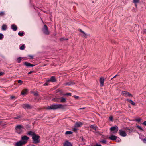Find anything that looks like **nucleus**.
I'll list each match as a JSON object with an SVG mask.
<instances>
[{"label": "nucleus", "mask_w": 146, "mask_h": 146, "mask_svg": "<svg viewBox=\"0 0 146 146\" xmlns=\"http://www.w3.org/2000/svg\"><path fill=\"white\" fill-rule=\"evenodd\" d=\"M64 106L61 104H53L46 107V109L49 110H55L60 108L64 109Z\"/></svg>", "instance_id": "f257e3e1"}, {"label": "nucleus", "mask_w": 146, "mask_h": 146, "mask_svg": "<svg viewBox=\"0 0 146 146\" xmlns=\"http://www.w3.org/2000/svg\"><path fill=\"white\" fill-rule=\"evenodd\" d=\"M16 132L18 134H21L23 131L24 129L23 125H18L15 127Z\"/></svg>", "instance_id": "f03ea898"}, {"label": "nucleus", "mask_w": 146, "mask_h": 146, "mask_svg": "<svg viewBox=\"0 0 146 146\" xmlns=\"http://www.w3.org/2000/svg\"><path fill=\"white\" fill-rule=\"evenodd\" d=\"M40 137L35 134L32 137V139L33 140V143H34L36 144L40 142L39 138Z\"/></svg>", "instance_id": "7ed1b4c3"}, {"label": "nucleus", "mask_w": 146, "mask_h": 146, "mask_svg": "<svg viewBox=\"0 0 146 146\" xmlns=\"http://www.w3.org/2000/svg\"><path fill=\"white\" fill-rule=\"evenodd\" d=\"M29 139V138L28 137L26 136H24L21 137V139L20 140L23 144H25L27 143Z\"/></svg>", "instance_id": "20e7f679"}, {"label": "nucleus", "mask_w": 146, "mask_h": 146, "mask_svg": "<svg viewBox=\"0 0 146 146\" xmlns=\"http://www.w3.org/2000/svg\"><path fill=\"white\" fill-rule=\"evenodd\" d=\"M110 131L113 132V134L116 133L118 130V127L117 126H113L110 128Z\"/></svg>", "instance_id": "39448f33"}, {"label": "nucleus", "mask_w": 146, "mask_h": 146, "mask_svg": "<svg viewBox=\"0 0 146 146\" xmlns=\"http://www.w3.org/2000/svg\"><path fill=\"white\" fill-rule=\"evenodd\" d=\"M43 33L46 35H48L49 34V32L48 30V28L46 25H44L43 28L42 29Z\"/></svg>", "instance_id": "423d86ee"}, {"label": "nucleus", "mask_w": 146, "mask_h": 146, "mask_svg": "<svg viewBox=\"0 0 146 146\" xmlns=\"http://www.w3.org/2000/svg\"><path fill=\"white\" fill-rule=\"evenodd\" d=\"M119 133L121 136L122 137H125L127 135V134L125 131L122 129L119 130Z\"/></svg>", "instance_id": "0eeeda50"}, {"label": "nucleus", "mask_w": 146, "mask_h": 146, "mask_svg": "<svg viewBox=\"0 0 146 146\" xmlns=\"http://www.w3.org/2000/svg\"><path fill=\"white\" fill-rule=\"evenodd\" d=\"M122 94L126 97H133V95L129 92L125 91H122Z\"/></svg>", "instance_id": "6e6552de"}, {"label": "nucleus", "mask_w": 146, "mask_h": 146, "mask_svg": "<svg viewBox=\"0 0 146 146\" xmlns=\"http://www.w3.org/2000/svg\"><path fill=\"white\" fill-rule=\"evenodd\" d=\"M23 107L25 109H29L31 108V106L28 104H25L22 105Z\"/></svg>", "instance_id": "1a4fd4ad"}, {"label": "nucleus", "mask_w": 146, "mask_h": 146, "mask_svg": "<svg viewBox=\"0 0 146 146\" xmlns=\"http://www.w3.org/2000/svg\"><path fill=\"white\" fill-rule=\"evenodd\" d=\"M56 81V80L54 76H52L50 79L47 80V82H55Z\"/></svg>", "instance_id": "9d476101"}, {"label": "nucleus", "mask_w": 146, "mask_h": 146, "mask_svg": "<svg viewBox=\"0 0 146 146\" xmlns=\"http://www.w3.org/2000/svg\"><path fill=\"white\" fill-rule=\"evenodd\" d=\"M117 138L118 137L117 136L111 135L109 137V139L111 140L114 141L116 140Z\"/></svg>", "instance_id": "9b49d317"}, {"label": "nucleus", "mask_w": 146, "mask_h": 146, "mask_svg": "<svg viewBox=\"0 0 146 146\" xmlns=\"http://www.w3.org/2000/svg\"><path fill=\"white\" fill-rule=\"evenodd\" d=\"M72 144L68 141H66L63 144V146H72Z\"/></svg>", "instance_id": "f8f14e48"}, {"label": "nucleus", "mask_w": 146, "mask_h": 146, "mask_svg": "<svg viewBox=\"0 0 146 146\" xmlns=\"http://www.w3.org/2000/svg\"><path fill=\"white\" fill-rule=\"evenodd\" d=\"M104 79L102 77L100 78V82L101 86L102 87L104 86Z\"/></svg>", "instance_id": "ddd939ff"}, {"label": "nucleus", "mask_w": 146, "mask_h": 146, "mask_svg": "<svg viewBox=\"0 0 146 146\" xmlns=\"http://www.w3.org/2000/svg\"><path fill=\"white\" fill-rule=\"evenodd\" d=\"M28 90L27 89H24L21 92V94L22 95H26L27 94Z\"/></svg>", "instance_id": "4468645a"}, {"label": "nucleus", "mask_w": 146, "mask_h": 146, "mask_svg": "<svg viewBox=\"0 0 146 146\" xmlns=\"http://www.w3.org/2000/svg\"><path fill=\"white\" fill-rule=\"evenodd\" d=\"M82 125L83 123L81 122H76L75 124V126L76 127H79Z\"/></svg>", "instance_id": "2eb2a0df"}, {"label": "nucleus", "mask_w": 146, "mask_h": 146, "mask_svg": "<svg viewBox=\"0 0 146 146\" xmlns=\"http://www.w3.org/2000/svg\"><path fill=\"white\" fill-rule=\"evenodd\" d=\"M24 64L27 67H33L34 66V65L26 62H25L24 63Z\"/></svg>", "instance_id": "dca6fc26"}, {"label": "nucleus", "mask_w": 146, "mask_h": 146, "mask_svg": "<svg viewBox=\"0 0 146 146\" xmlns=\"http://www.w3.org/2000/svg\"><path fill=\"white\" fill-rule=\"evenodd\" d=\"M24 144H23V142L20 140L18 142H17L15 146H21L23 145H24Z\"/></svg>", "instance_id": "f3484780"}, {"label": "nucleus", "mask_w": 146, "mask_h": 146, "mask_svg": "<svg viewBox=\"0 0 146 146\" xmlns=\"http://www.w3.org/2000/svg\"><path fill=\"white\" fill-rule=\"evenodd\" d=\"M75 83L74 82H69L65 83L64 84V85H68L70 86L74 84Z\"/></svg>", "instance_id": "a211bd4d"}, {"label": "nucleus", "mask_w": 146, "mask_h": 146, "mask_svg": "<svg viewBox=\"0 0 146 146\" xmlns=\"http://www.w3.org/2000/svg\"><path fill=\"white\" fill-rule=\"evenodd\" d=\"M11 28L14 31H16L17 29V27L15 24H12L11 25Z\"/></svg>", "instance_id": "6ab92c4d"}, {"label": "nucleus", "mask_w": 146, "mask_h": 146, "mask_svg": "<svg viewBox=\"0 0 146 146\" xmlns=\"http://www.w3.org/2000/svg\"><path fill=\"white\" fill-rule=\"evenodd\" d=\"M82 33L83 37H84L85 38H87L88 37H90V34H86L84 32Z\"/></svg>", "instance_id": "aec40b11"}, {"label": "nucleus", "mask_w": 146, "mask_h": 146, "mask_svg": "<svg viewBox=\"0 0 146 146\" xmlns=\"http://www.w3.org/2000/svg\"><path fill=\"white\" fill-rule=\"evenodd\" d=\"M125 129L126 130L127 132L129 133V134L133 131L132 129H130L129 128H126V129Z\"/></svg>", "instance_id": "412c9836"}, {"label": "nucleus", "mask_w": 146, "mask_h": 146, "mask_svg": "<svg viewBox=\"0 0 146 146\" xmlns=\"http://www.w3.org/2000/svg\"><path fill=\"white\" fill-rule=\"evenodd\" d=\"M27 134L29 135H31L32 136V137H33V136L34 135H35V134L34 132L31 131L29 132Z\"/></svg>", "instance_id": "4be33fe9"}, {"label": "nucleus", "mask_w": 146, "mask_h": 146, "mask_svg": "<svg viewBox=\"0 0 146 146\" xmlns=\"http://www.w3.org/2000/svg\"><path fill=\"white\" fill-rule=\"evenodd\" d=\"M90 127L92 128L95 130H96L98 127L97 126H94V125H92L90 126Z\"/></svg>", "instance_id": "5701e85b"}, {"label": "nucleus", "mask_w": 146, "mask_h": 146, "mask_svg": "<svg viewBox=\"0 0 146 146\" xmlns=\"http://www.w3.org/2000/svg\"><path fill=\"white\" fill-rule=\"evenodd\" d=\"M2 30H5L7 29V25L5 24L3 25L1 27Z\"/></svg>", "instance_id": "b1692460"}, {"label": "nucleus", "mask_w": 146, "mask_h": 146, "mask_svg": "<svg viewBox=\"0 0 146 146\" xmlns=\"http://www.w3.org/2000/svg\"><path fill=\"white\" fill-rule=\"evenodd\" d=\"M66 101V99L65 98H61V100H60V102H65Z\"/></svg>", "instance_id": "393cba45"}, {"label": "nucleus", "mask_w": 146, "mask_h": 146, "mask_svg": "<svg viewBox=\"0 0 146 146\" xmlns=\"http://www.w3.org/2000/svg\"><path fill=\"white\" fill-rule=\"evenodd\" d=\"M100 142L102 144H106V141L104 139L101 140Z\"/></svg>", "instance_id": "a878e982"}, {"label": "nucleus", "mask_w": 146, "mask_h": 146, "mask_svg": "<svg viewBox=\"0 0 146 146\" xmlns=\"http://www.w3.org/2000/svg\"><path fill=\"white\" fill-rule=\"evenodd\" d=\"M18 35L20 36H23L24 33L23 32H19L18 33Z\"/></svg>", "instance_id": "bb28decb"}, {"label": "nucleus", "mask_w": 146, "mask_h": 146, "mask_svg": "<svg viewBox=\"0 0 146 146\" xmlns=\"http://www.w3.org/2000/svg\"><path fill=\"white\" fill-rule=\"evenodd\" d=\"M72 133V132L70 131H67L65 132V134L66 135L71 134Z\"/></svg>", "instance_id": "cd10ccee"}, {"label": "nucleus", "mask_w": 146, "mask_h": 146, "mask_svg": "<svg viewBox=\"0 0 146 146\" xmlns=\"http://www.w3.org/2000/svg\"><path fill=\"white\" fill-rule=\"evenodd\" d=\"M136 127H137L139 130H141L142 131H143V130L142 129V128L140 126H139V125H137Z\"/></svg>", "instance_id": "c85d7f7f"}, {"label": "nucleus", "mask_w": 146, "mask_h": 146, "mask_svg": "<svg viewBox=\"0 0 146 146\" xmlns=\"http://www.w3.org/2000/svg\"><path fill=\"white\" fill-rule=\"evenodd\" d=\"M21 60V57L18 58L17 60V62L18 63H19Z\"/></svg>", "instance_id": "c756f323"}, {"label": "nucleus", "mask_w": 146, "mask_h": 146, "mask_svg": "<svg viewBox=\"0 0 146 146\" xmlns=\"http://www.w3.org/2000/svg\"><path fill=\"white\" fill-rule=\"evenodd\" d=\"M20 49L21 50H24L25 49L24 45L23 44L21 46L20 48Z\"/></svg>", "instance_id": "7c9ffc66"}, {"label": "nucleus", "mask_w": 146, "mask_h": 146, "mask_svg": "<svg viewBox=\"0 0 146 146\" xmlns=\"http://www.w3.org/2000/svg\"><path fill=\"white\" fill-rule=\"evenodd\" d=\"M3 35L2 33H0V40H2L3 38Z\"/></svg>", "instance_id": "2f4dec72"}, {"label": "nucleus", "mask_w": 146, "mask_h": 146, "mask_svg": "<svg viewBox=\"0 0 146 146\" xmlns=\"http://www.w3.org/2000/svg\"><path fill=\"white\" fill-rule=\"evenodd\" d=\"M129 103L133 105H135V103L133 101L131 100V101H130Z\"/></svg>", "instance_id": "473e14b6"}, {"label": "nucleus", "mask_w": 146, "mask_h": 146, "mask_svg": "<svg viewBox=\"0 0 146 146\" xmlns=\"http://www.w3.org/2000/svg\"><path fill=\"white\" fill-rule=\"evenodd\" d=\"M139 2V0H133V3H137Z\"/></svg>", "instance_id": "72a5a7b5"}, {"label": "nucleus", "mask_w": 146, "mask_h": 146, "mask_svg": "<svg viewBox=\"0 0 146 146\" xmlns=\"http://www.w3.org/2000/svg\"><path fill=\"white\" fill-rule=\"evenodd\" d=\"M116 140V142H120L121 141V139H120L119 137H118V138Z\"/></svg>", "instance_id": "f704fd0d"}, {"label": "nucleus", "mask_w": 146, "mask_h": 146, "mask_svg": "<svg viewBox=\"0 0 146 146\" xmlns=\"http://www.w3.org/2000/svg\"><path fill=\"white\" fill-rule=\"evenodd\" d=\"M141 120V119L140 118L136 119H135V121L138 122H140Z\"/></svg>", "instance_id": "c9c22d12"}, {"label": "nucleus", "mask_w": 146, "mask_h": 146, "mask_svg": "<svg viewBox=\"0 0 146 146\" xmlns=\"http://www.w3.org/2000/svg\"><path fill=\"white\" fill-rule=\"evenodd\" d=\"M141 139L144 143H146V138L142 139Z\"/></svg>", "instance_id": "e433bc0d"}, {"label": "nucleus", "mask_w": 146, "mask_h": 146, "mask_svg": "<svg viewBox=\"0 0 146 146\" xmlns=\"http://www.w3.org/2000/svg\"><path fill=\"white\" fill-rule=\"evenodd\" d=\"M18 83L19 84H21L23 83V82L21 81V80H18Z\"/></svg>", "instance_id": "4c0bfd02"}, {"label": "nucleus", "mask_w": 146, "mask_h": 146, "mask_svg": "<svg viewBox=\"0 0 146 146\" xmlns=\"http://www.w3.org/2000/svg\"><path fill=\"white\" fill-rule=\"evenodd\" d=\"M72 94V93H66V94H65L64 95H66L67 96L70 95V96Z\"/></svg>", "instance_id": "58836bf2"}, {"label": "nucleus", "mask_w": 146, "mask_h": 146, "mask_svg": "<svg viewBox=\"0 0 146 146\" xmlns=\"http://www.w3.org/2000/svg\"><path fill=\"white\" fill-rule=\"evenodd\" d=\"M4 13L3 12H0V16H3L4 15Z\"/></svg>", "instance_id": "ea45409f"}, {"label": "nucleus", "mask_w": 146, "mask_h": 146, "mask_svg": "<svg viewBox=\"0 0 146 146\" xmlns=\"http://www.w3.org/2000/svg\"><path fill=\"white\" fill-rule=\"evenodd\" d=\"M49 82H47V80L46 81V83L44 84V85L46 86H47L48 85V83H49Z\"/></svg>", "instance_id": "a19ab883"}, {"label": "nucleus", "mask_w": 146, "mask_h": 146, "mask_svg": "<svg viewBox=\"0 0 146 146\" xmlns=\"http://www.w3.org/2000/svg\"><path fill=\"white\" fill-rule=\"evenodd\" d=\"M109 119L111 121H112L113 120V117L112 116H110L109 117Z\"/></svg>", "instance_id": "79ce46f5"}, {"label": "nucleus", "mask_w": 146, "mask_h": 146, "mask_svg": "<svg viewBox=\"0 0 146 146\" xmlns=\"http://www.w3.org/2000/svg\"><path fill=\"white\" fill-rule=\"evenodd\" d=\"M74 97L76 99H78L79 97L78 96H76V95H74Z\"/></svg>", "instance_id": "37998d69"}, {"label": "nucleus", "mask_w": 146, "mask_h": 146, "mask_svg": "<svg viewBox=\"0 0 146 146\" xmlns=\"http://www.w3.org/2000/svg\"><path fill=\"white\" fill-rule=\"evenodd\" d=\"M67 40V39H64V38H60V40L61 41H62L63 40Z\"/></svg>", "instance_id": "c03bdc74"}, {"label": "nucleus", "mask_w": 146, "mask_h": 146, "mask_svg": "<svg viewBox=\"0 0 146 146\" xmlns=\"http://www.w3.org/2000/svg\"><path fill=\"white\" fill-rule=\"evenodd\" d=\"M79 31L80 32H82V33H83L84 32V31H83L81 29H79Z\"/></svg>", "instance_id": "a18cd8bd"}, {"label": "nucleus", "mask_w": 146, "mask_h": 146, "mask_svg": "<svg viewBox=\"0 0 146 146\" xmlns=\"http://www.w3.org/2000/svg\"><path fill=\"white\" fill-rule=\"evenodd\" d=\"M143 124L146 126V121L143 123Z\"/></svg>", "instance_id": "49530a36"}, {"label": "nucleus", "mask_w": 146, "mask_h": 146, "mask_svg": "<svg viewBox=\"0 0 146 146\" xmlns=\"http://www.w3.org/2000/svg\"><path fill=\"white\" fill-rule=\"evenodd\" d=\"M20 118L19 116H17V117H15V118L16 119H19Z\"/></svg>", "instance_id": "de8ad7c7"}, {"label": "nucleus", "mask_w": 146, "mask_h": 146, "mask_svg": "<svg viewBox=\"0 0 146 146\" xmlns=\"http://www.w3.org/2000/svg\"><path fill=\"white\" fill-rule=\"evenodd\" d=\"M85 107L82 108H80L78 109V110H81L84 109H85Z\"/></svg>", "instance_id": "09e8293b"}, {"label": "nucleus", "mask_w": 146, "mask_h": 146, "mask_svg": "<svg viewBox=\"0 0 146 146\" xmlns=\"http://www.w3.org/2000/svg\"><path fill=\"white\" fill-rule=\"evenodd\" d=\"M94 146H102L100 144H97L96 145H95Z\"/></svg>", "instance_id": "8fccbe9b"}, {"label": "nucleus", "mask_w": 146, "mask_h": 146, "mask_svg": "<svg viewBox=\"0 0 146 146\" xmlns=\"http://www.w3.org/2000/svg\"><path fill=\"white\" fill-rule=\"evenodd\" d=\"M32 72H33V71H30V72H29L28 73V74H31L32 73Z\"/></svg>", "instance_id": "3c124183"}, {"label": "nucleus", "mask_w": 146, "mask_h": 146, "mask_svg": "<svg viewBox=\"0 0 146 146\" xmlns=\"http://www.w3.org/2000/svg\"><path fill=\"white\" fill-rule=\"evenodd\" d=\"M126 100L128 102H129L130 101H131V100L129 99H126Z\"/></svg>", "instance_id": "603ef678"}, {"label": "nucleus", "mask_w": 146, "mask_h": 146, "mask_svg": "<svg viewBox=\"0 0 146 146\" xmlns=\"http://www.w3.org/2000/svg\"><path fill=\"white\" fill-rule=\"evenodd\" d=\"M117 76V75H116L115 76L113 77L111 79V80H112L113 78H114L116 77V76Z\"/></svg>", "instance_id": "864d4df0"}, {"label": "nucleus", "mask_w": 146, "mask_h": 146, "mask_svg": "<svg viewBox=\"0 0 146 146\" xmlns=\"http://www.w3.org/2000/svg\"><path fill=\"white\" fill-rule=\"evenodd\" d=\"M74 131H76L77 130V129H76V128H74Z\"/></svg>", "instance_id": "5fc2aeb1"}, {"label": "nucleus", "mask_w": 146, "mask_h": 146, "mask_svg": "<svg viewBox=\"0 0 146 146\" xmlns=\"http://www.w3.org/2000/svg\"><path fill=\"white\" fill-rule=\"evenodd\" d=\"M2 121H0V125H1V126L3 125H1V123H2Z\"/></svg>", "instance_id": "6e6d98bb"}, {"label": "nucleus", "mask_w": 146, "mask_h": 146, "mask_svg": "<svg viewBox=\"0 0 146 146\" xmlns=\"http://www.w3.org/2000/svg\"><path fill=\"white\" fill-rule=\"evenodd\" d=\"M3 74V73L2 72H0V76L2 75Z\"/></svg>", "instance_id": "4d7b16f0"}, {"label": "nucleus", "mask_w": 146, "mask_h": 146, "mask_svg": "<svg viewBox=\"0 0 146 146\" xmlns=\"http://www.w3.org/2000/svg\"><path fill=\"white\" fill-rule=\"evenodd\" d=\"M14 98V96H12L11 97V99H12L13 98Z\"/></svg>", "instance_id": "13d9d810"}, {"label": "nucleus", "mask_w": 146, "mask_h": 146, "mask_svg": "<svg viewBox=\"0 0 146 146\" xmlns=\"http://www.w3.org/2000/svg\"><path fill=\"white\" fill-rule=\"evenodd\" d=\"M134 3L135 4V7H136L137 6V3Z\"/></svg>", "instance_id": "bf43d9fd"}, {"label": "nucleus", "mask_w": 146, "mask_h": 146, "mask_svg": "<svg viewBox=\"0 0 146 146\" xmlns=\"http://www.w3.org/2000/svg\"><path fill=\"white\" fill-rule=\"evenodd\" d=\"M144 33H145V32H146V29H145L144 30Z\"/></svg>", "instance_id": "052dcab7"}, {"label": "nucleus", "mask_w": 146, "mask_h": 146, "mask_svg": "<svg viewBox=\"0 0 146 146\" xmlns=\"http://www.w3.org/2000/svg\"><path fill=\"white\" fill-rule=\"evenodd\" d=\"M31 57H32L33 56H31Z\"/></svg>", "instance_id": "680f3d73"}]
</instances>
